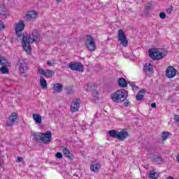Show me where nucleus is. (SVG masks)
I'll return each instance as SVG.
<instances>
[{"label":"nucleus","mask_w":179,"mask_h":179,"mask_svg":"<svg viewBox=\"0 0 179 179\" xmlns=\"http://www.w3.org/2000/svg\"><path fill=\"white\" fill-rule=\"evenodd\" d=\"M38 40V41H41V35L38 34L36 31H34L31 34L28 35L27 34L22 35V47L24 50L29 52L31 50V46L30 45L31 43H35V41Z\"/></svg>","instance_id":"1"},{"label":"nucleus","mask_w":179,"mask_h":179,"mask_svg":"<svg viewBox=\"0 0 179 179\" xmlns=\"http://www.w3.org/2000/svg\"><path fill=\"white\" fill-rule=\"evenodd\" d=\"M110 97L115 103H122L128 97V91L124 89L117 90L112 94Z\"/></svg>","instance_id":"2"},{"label":"nucleus","mask_w":179,"mask_h":179,"mask_svg":"<svg viewBox=\"0 0 179 179\" xmlns=\"http://www.w3.org/2000/svg\"><path fill=\"white\" fill-rule=\"evenodd\" d=\"M166 55H167V50L166 49H150L149 50V56L154 61L163 59Z\"/></svg>","instance_id":"3"},{"label":"nucleus","mask_w":179,"mask_h":179,"mask_svg":"<svg viewBox=\"0 0 179 179\" xmlns=\"http://www.w3.org/2000/svg\"><path fill=\"white\" fill-rule=\"evenodd\" d=\"M34 138L36 141H41L43 143L48 145L51 142L52 134L50 131H47L45 133H34Z\"/></svg>","instance_id":"4"},{"label":"nucleus","mask_w":179,"mask_h":179,"mask_svg":"<svg viewBox=\"0 0 179 179\" xmlns=\"http://www.w3.org/2000/svg\"><path fill=\"white\" fill-rule=\"evenodd\" d=\"M85 37L87 38L85 41V47H87V50L92 52L93 51H96V43H94L93 36H92V35L87 34L85 35Z\"/></svg>","instance_id":"5"},{"label":"nucleus","mask_w":179,"mask_h":179,"mask_svg":"<svg viewBox=\"0 0 179 179\" xmlns=\"http://www.w3.org/2000/svg\"><path fill=\"white\" fill-rule=\"evenodd\" d=\"M117 38L122 47H128V38H127L125 32H124L122 29H119L117 32Z\"/></svg>","instance_id":"6"},{"label":"nucleus","mask_w":179,"mask_h":179,"mask_svg":"<svg viewBox=\"0 0 179 179\" xmlns=\"http://www.w3.org/2000/svg\"><path fill=\"white\" fill-rule=\"evenodd\" d=\"M16 66L17 68H19L21 73H26V71H27V63H26L24 59L22 57L18 58Z\"/></svg>","instance_id":"7"},{"label":"nucleus","mask_w":179,"mask_h":179,"mask_svg":"<svg viewBox=\"0 0 179 179\" xmlns=\"http://www.w3.org/2000/svg\"><path fill=\"white\" fill-rule=\"evenodd\" d=\"M69 68L71 71H76V72H83V65L80 62H70L69 64Z\"/></svg>","instance_id":"8"},{"label":"nucleus","mask_w":179,"mask_h":179,"mask_svg":"<svg viewBox=\"0 0 179 179\" xmlns=\"http://www.w3.org/2000/svg\"><path fill=\"white\" fill-rule=\"evenodd\" d=\"M24 21L20 20V22L17 24L15 27V34L17 37H22V31L24 30L25 27Z\"/></svg>","instance_id":"9"},{"label":"nucleus","mask_w":179,"mask_h":179,"mask_svg":"<svg viewBox=\"0 0 179 179\" xmlns=\"http://www.w3.org/2000/svg\"><path fill=\"white\" fill-rule=\"evenodd\" d=\"M166 76L169 78H174L177 75V70L174 67L169 66L166 70Z\"/></svg>","instance_id":"10"},{"label":"nucleus","mask_w":179,"mask_h":179,"mask_svg":"<svg viewBox=\"0 0 179 179\" xmlns=\"http://www.w3.org/2000/svg\"><path fill=\"white\" fill-rule=\"evenodd\" d=\"M80 107V99H76L73 101L71 106V110L73 113H76L79 111V108Z\"/></svg>","instance_id":"11"},{"label":"nucleus","mask_w":179,"mask_h":179,"mask_svg":"<svg viewBox=\"0 0 179 179\" xmlns=\"http://www.w3.org/2000/svg\"><path fill=\"white\" fill-rule=\"evenodd\" d=\"M10 121H7V127H12L16 124V120H17V115L16 113H11V116L9 117Z\"/></svg>","instance_id":"12"},{"label":"nucleus","mask_w":179,"mask_h":179,"mask_svg":"<svg viewBox=\"0 0 179 179\" xmlns=\"http://www.w3.org/2000/svg\"><path fill=\"white\" fill-rule=\"evenodd\" d=\"M128 136H129V133H128L127 130L122 129V131H119L117 139H119V141H125Z\"/></svg>","instance_id":"13"},{"label":"nucleus","mask_w":179,"mask_h":179,"mask_svg":"<svg viewBox=\"0 0 179 179\" xmlns=\"http://www.w3.org/2000/svg\"><path fill=\"white\" fill-rule=\"evenodd\" d=\"M52 89L55 93H61L62 90H64V85L61 83H55L53 84Z\"/></svg>","instance_id":"14"},{"label":"nucleus","mask_w":179,"mask_h":179,"mask_svg":"<svg viewBox=\"0 0 179 179\" xmlns=\"http://www.w3.org/2000/svg\"><path fill=\"white\" fill-rule=\"evenodd\" d=\"M100 163L97 162H92L90 169L92 171H94V173H98L99 170H100L101 167Z\"/></svg>","instance_id":"15"},{"label":"nucleus","mask_w":179,"mask_h":179,"mask_svg":"<svg viewBox=\"0 0 179 179\" xmlns=\"http://www.w3.org/2000/svg\"><path fill=\"white\" fill-rule=\"evenodd\" d=\"M37 12L36 11H29L26 15V17L28 20H33L37 17Z\"/></svg>","instance_id":"16"},{"label":"nucleus","mask_w":179,"mask_h":179,"mask_svg":"<svg viewBox=\"0 0 179 179\" xmlns=\"http://www.w3.org/2000/svg\"><path fill=\"white\" fill-rule=\"evenodd\" d=\"M62 149L64 156H66V157H68L70 159H72L73 155L71 153V151H69V150L67 148L64 146L62 147Z\"/></svg>","instance_id":"17"},{"label":"nucleus","mask_w":179,"mask_h":179,"mask_svg":"<svg viewBox=\"0 0 179 179\" xmlns=\"http://www.w3.org/2000/svg\"><path fill=\"white\" fill-rule=\"evenodd\" d=\"M32 118L34 120L36 124H41L43 122V120L41 119V115L38 113H34L32 115Z\"/></svg>","instance_id":"18"},{"label":"nucleus","mask_w":179,"mask_h":179,"mask_svg":"<svg viewBox=\"0 0 179 179\" xmlns=\"http://www.w3.org/2000/svg\"><path fill=\"white\" fill-rule=\"evenodd\" d=\"M117 85L120 87H127V86H128V83L127 82V80H125V78H120L117 80Z\"/></svg>","instance_id":"19"},{"label":"nucleus","mask_w":179,"mask_h":179,"mask_svg":"<svg viewBox=\"0 0 179 179\" xmlns=\"http://www.w3.org/2000/svg\"><path fill=\"white\" fill-rule=\"evenodd\" d=\"M145 90H140L136 96V99L138 101H142L143 100V97H145Z\"/></svg>","instance_id":"20"},{"label":"nucleus","mask_w":179,"mask_h":179,"mask_svg":"<svg viewBox=\"0 0 179 179\" xmlns=\"http://www.w3.org/2000/svg\"><path fill=\"white\" fill-rule=\"evenodd\" d=\"M109 136H111V138H115L116 139H118V135H119V131L117 130H110L108 131Z\"/></svg>","instance_id":"21"},{"label":"nucleus","mask_w":179,"mask_h":179,"mask_svg":"<svg viewBox=\"0 0 179 179\" xmlns=\"http://www.w3.org/2000/svg\"><path fill=\"white\" fill-rule=\"evenodd\" d=\"M152 162L158 163V164H162V163H163V158L160 156L154 155L152 157Z\"/></svg>","instance_id":"22"},{"label":"nucleus","mask_w":179,"mask_h":179,"mask_svg":"<svg viewBox=\"0 0 179 179\" xmlns=\"http://www.w3.org/2000/svg\"><path fill=\"white\" fill-rule=\"evenodd\" d=\"M159 176H157V171L156 170L153 169L152 171H150L149 173V178L150 179H157Z\"/></svg>","instance_id":"23"},{"label":"nucleus","mask_w":179,"mask_h":179,"mask_svg":"<svg viewBox=\"0 0 179 179\" xmlns=\"http://www.w3.org/2000/svg\"><path fill=\"white\" fill-rule=\"evenodd\" d=\"M54 75H55V72L52 71L50 69H47L45 71V74L43 76H46V78H52V76H54Z\"/></svg>","instance_id":"24"},{"label":"nucleus","mask_w":179,"mask_h":179,"mask_svg":"<svg viewBox=\"0 0 179 179\" xmlns=\"http://www.w3.org/2000/svg\"><path fill=\"white\" fill-rule=\"evenodd\" d=\"M0 15H3L5 19H6V8H5V5L0 4Z\"/></svg>","instance_id":"25"},{"label":"nucleus","mask_w":179,"mask_h":179,"mask_svg":"<svg viewBox=\"0 0 179 179\" xmlns=\"http://www.w3.org/2000/svg\"><path fill=\"white\" fill-rule=\"evenodd\" d=\"M0 65L1 66H6L8 65V59L0 55Z\"/></svg>","instance_id":"26"},{"label":"nucleus","mask_w":179,"mask_h":179,"mask_svg":"<svg viewBox=\"0 0 179 179\" xmlns=\"http://www.w3.org/2000/svg\"><path fill=\"white\" fill-rule=\"evenodd\" d=\"M41 87L44 90L47 89V80L43 76H41Z\"/></svg>","instance_id":"27"},{"label":"nucleus","mask_w":179,"mask_h":179,"mask_svg":"<svg viewBox=\"0 0 179 179\" xmlns=\"http://www.w3.org/2000/svg\"><path fill=\"white\" fill-rule=\"evenodd\" d=\"M145 71H148V72L152 73L153 72V67L152 66V64L145 63L144 66Z\"/></svg>","instance_id":"28"},{"label":"nucleus","mask_w":179,"mask_h":179,"mask_svg":"<svg viewBox=\"0 0 179 179\" xmlns=\"http://www.w3.org/2000/svg\"><path fill=\"white\" fill-rule=\"evenodd\" d=\"M0 71L3 75L9 73V69L6 66H1L0 69Z\"/></svg>","instance_id":"29"},{"label":"nucleus","mask_w":179,"mask_h":179,"mask_svg":"<svg viewBox=\"0 0 179 179\" xmlns=\"http://www.w3.org/2000/svg\"><path fill=\"white\" fill-rule=\"evenodd\" d=\"M92 97L94 98V100H99V92L94 90H92Z\"/></svg>","instance_id":"30"},{"label":"nucleus","mask_w":179,"mask_h":179,"mask_svg":"<svg viewBox=\"0 0 179 179\" xmlns=\"http://www.w3.org/2000/svg\"><path fill=\"white\" fill-rule=\"evenodd\" d=\"M56 64H57V60H55V59L48 60L47 62V64L49 66H54Z\"/></svg>","instance_id":"31"},{"label":"nucleus","mask_w":179,"mask_h":179,"mask_svg":"<svg viewBox=\"0 0 179 179\" xmlns=\"http://www.w3.org/2000/svg\"><path fill=\"white\" fill-rule=\"evenodd\" d=\"M169 135H170V132H166V131L162 132V141H166V139L169 138Z\"/></svg>","instance_id":"32"},{"label":"nucleus","mask_w":179,"mask_h":179,"mask_svg":"<svg viewBox=\"0 0 179 179\" xmlns=\"http://www.w3.org/2000/svg\"><path fill=\"white\" fill-rule=\"evenodd\" d=\"M55 157H56L57 159H62V157H64V155H62V152H57V153L55 154Z\"/></svg>","instance_id":"33"},{"label":"nucleus","mask_w":179,"mask_h":179,"mask_svg":"<svg viewBox=\"0 0 179 179\" xmlns=\"http://www.w3.org/2000/svg\"><path fill=\"white\" fill-rule=\"evenodd\" d=\"M152 8V6H148L145 8V15H149V10Z\"/></svg>","instance_id":"34"},{"label":"nucleus","mask_w":179,"mask_h":179,"mask_svg":"<svg viewBox=\"0 0 179 179\" xmlns=\"http://www.w3.org/2000/svg\"><path fill=\"white\" fill-rule=\"evenodd\" d=\"M159 17L161 19H166V13H164V12L159 13Z\"/></svg>","instance_id":"35"},{"label":"nucleus","mask_w":179,"mask_h":179,"mask_svg":"<svg viewBox=\"0 0 179 179\" xmlns=\"http://www.w3.org/2000/svg\"><path fill=\"white\" fill-rule=\"evenodd\" d=\"M38 73H41V75H43V76L45 73V71H44V69H39L38 70Z\"/></svg>","instance_id":"36"},{"label":"nucleus","mask_w":179,"mask_h":179,"mask_svg":"<svg viewBox=\"0 0 179 179\" xmlns=\"http://www.w3.org/2000/svg\"><path fill=\"white\" fill-rule=\"evenodd\" d=\"M124 107H128L129 106V99H126L124 101Z\"/></svg>","instance_id":"37"},{"label":"nucleus","mask_w":179,"mask_h":179,"mask_svg":"<svg viewBox=\"0 0 179 179\" xmlns=\"http://www.w3.org/2000/svg\"><path fill=\"white\" fill-rule=\"evenodd\" d=\"M174 120L176 121V122H179V115H175Z\"/></svg>","instance_id":"38"},{"label":"nucleus","mask_w":179,"mask_h":179,"mask_svg":"<svg viewBox=\"0 0 179 179\" xmlns=\"http://www.w3.org/2000/svg\"><path fill=\"white\" fill-rule=\"evenodd\" d=\"M5 28H6L5 24H3V22L0 20V29H5Z\"/></svg>","instance_id":"39"},{"label":"nucleus","mask_w":179,"mask_h":179,"mask_svg":"<svg viewBox=\"0 0 179 179\" xmlns=\"http://www.w3.org/2000/svg\"><path fill=\"white\" fill-rule=\"evenodd\" d=\"M129 85L131 86V89H135V85H134V83H129Z\"/></svg>","instance_id":"40"},{"label":"nucleus","mask_w":179,"mask_h":179,"mask_svg":"<svg viewBox=\"0 0 179 179\" xmlns=\"http://www.w3.org/2000/svg\"><path fill=\"white\" fill-rule=\"evenodd\" d=\"M166 12L168 13H171V12H173V8H167Z\"/></svg>","instance_id":"41"},{"label":"nucleus","mask_w":179,"mask_h":179,"mask_svg":"<svg viewBox=\"0 0 179 179\" xmlns=\"http://www.w3.org/2000/svg\"><path fill=\"white\" fill-rule=\"evenodd\" d=\"M17 161L20 162H23V158L22 157H17Z\"/></svg>","instance_id":"42"},{"label":"nucleus","mask_w":179,"mask_h":179,"mask_svg":"<svg viewBox=\"0 0 179 179\" xmlns=\"http://www.w3.org/2000/svg\"><path fill=\"white\" fill-rule=\"evenodd\" d=\"M67 93H68L69 94H72V89H71V88L68 89V90H67Z\"/></svg>","instance_id":"43"},{"label":"nucleus","mask_w":179,"mask_h":179,"mask_svg":"<svg viewBox=\"0 0 179 179\" xmlns=\"http://www.w3.org/2000/svg\"><path fill=\"white\" fill-rule=\"evenodd\" d=\"M151 107H152V108H156V103H152V104H151Z\"/></svg>","instance_id":"44"},{"label":"nucleus","mask_w":179,"mask_h":179,"mask_svg":"<svg viewBox=\"0 0 179 179\" xmlns=\"http://www.w3.org/2000/svg\"><path fill=\"white\" fill-rule=\"evenodd\" d=\"M176 162H178V163H179V154L176 157Z\"/></svg>","instance_id":"45"},{"label":"nucleus","mask_w":179,"mask_h":179,"mask_svg":"<svg viewBox=\"0 0 179 179\" xmlns=\"http://www.w3.org/2000/svg\"><path fill=\"white\" fill-rule=\"evenodd\" d=\"M94 117H95V118H97V117H99V114L96 113V114L94 115Z\"/></svg>","instance_id":"46"},{"label":"nucleus","mask_w":179,"mask_h":179,"mask_svg":"<svg viewBox=\"0 0 179 179\" xmlns=\"http://www.w3.org/2000/svg\"><path fill=\"white\" fill-rule=\"evenodd\" d=\"M57 2H62V0H56Z\"/></svg>","instance_id":"47"},{"label":"nucleus","mask_w":179,"mask_h":179,"mask_svg":"<svg viewBox=\"0 0 179 179\" xmlns=\"http://www.w3.org/2000/svg\"><path fill=\"white\" fill-rule=\"evenodd\" d=\"M0 166H1V162H0Z\"/></svg>","instance_id":"48"}]
</instances>
